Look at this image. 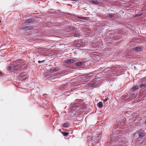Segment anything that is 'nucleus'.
Returning a JSON list of instances; mask_svg holds the SVG:
<instances>
[{
    "mask_svg": "<svg viewBox=\"0 0 146 146\" xmlns=\"http://www.w3.org/2000/svg\"><path fill=\"white\" fill-rule=\"evenodd\" d=\"M90 2L94 5H98L101 3L100 1L98 0H90Z\"/></svg>",
    "mask_w": 146,
    "mask_h": 146,
    "instance_id": "39448f33",
    "label": "nucleus"
},
{
    "mask_svg": "<svg viewBox=\"0 0 146 146\" xmlns=\"http://www.w3.org/2000/svg\"><path fill=\"white\" fill-rule=\"evenodd\" d=\"M117 137V136H115V134H114V135L111 137V141H113L112 142H113V144H116L115 145H120V144L119 143V142L117 141L118 140H119V139Z\"/></svg>",
    "mask_w": 146,
    "mask_h": 146,
    "instance_id": "f03ea898",
    "label": "nucleus"
},
{
    "mask_svg": "<svg viewBox=\"0 0 146 146\" xmlns=\"http://www.w3.org/2000/svg\"><path fill=\"white\" fill-rule=\"evenodd\" d=\"M109 99L108 98H106L104 100V102H106L108 100H109Z\"/></svg>",
    "mask_w": 146,
    "mask_h": 146,
    "instance_id": "393cba45",
    "label": "nucleus"
},
{
    "mask_svg": "<svg viewBox=\"0 0 146 146\" xmlns=\"http://www.w3.org/2000/svg\"><path fill=\"white\" fill-rule=\"evenodd\" d=\"M76 103H77L78 104H79V103H78L77 102H76Z\"/></svg>",
    "mask_w": 146,
    "mask_h": 146,
    "instance_id": "c756f323",
    "label": "nucleus"
},
{
    "mask_svg": "<svg viewBox=\"0 0 146 146\" xmlns=\"http://www.w3.org/2000/svg\"><path fill=\"white\" fill-rule=\"evenodd\" d=\"M44 61V60H42V61H40V60H39L38 61V63H40V62H43V61Z\"/></svg>",
    "mask_w": 146,
    "mask_h": 146,
    "instance_id": "bb28decb",
    "label": "nucleus"
},
{
    "mask_svg": "<svg viewBox=\"0 0 146 146\" xmlns=\"http://www.w3.org/2000/svg\"><path fill=\"white\" fill-rule=\"evenodd\" d=\"M82 62H76L75 63V65L77 66H79L82 64Z\"/></svg>",
    "mask_w": 146,
    "mask_h": 146,
    "instance_id": "6ab92c4d",
    "label": "nucleus"
},
{
    "mask_svg": "<svg viewBox=\"0 0 146 146\" xmlns=\"http://www.w3.org/2000/svg\"><path fill=\"white\" fill-rule=\"evenodd\" d=\"M146 135V133L144 132H140L139 133V139L142 138Z\"/></svg>",
    "mask_w": 146,
    "mask_h": 146,
    "instance_id": "6e6552de",
    "label": "nucleus"
},
{
    "mask_svg": "<svg viewBox=\"0 0 146 146\" xmlns=\"http://www.w3.org/2000/svg\"><path fill=\"white\" fill-rule=\"evenodd\" d=\"M59 131H61V130L60 129H59Z\"/></svg>",
    "mask_w": 146,
    "mask_h": 146,
    "instance_id": "c85d7f7f",
    "label": "nucleus"
},
{
    "mask_svg": "<svg viewBox=\"0 0 146 146\" xmlns=\"http://www.w3.org/2000/svg\"><path fill=\"white\" fill-rule=\"evenodd\" d=\"M72 106H71V107H70V109H72V110H75L76 109V107H73V108H72Z\"/></svg>",
    "mask_w": 146,
    "mask_h": 146,
    "instance_id": "5701e85b",
    "label": "nucleus"
},
{
    "mask_svg": "<svg viewBox=\"0 0 146 146\" xmlns=\"http://www.w3.org/2000/svg\"><path fill=\"white\" fill-rule=\"evenodd\" d=\"M98 107L100 108H102L103 107L102 103V102H98L97 104Z\"/></svg>",
    "mask_w": 146,
    "mask_h": 146,
    "instance_id": "f8f14e48",
    "label": "nucleus"
},
{
    "mask_svg": "<svg viewBox=\"0 0 146 146\" xmlns=\"http://www.w3.org/2000/svg\"><path fill=\"white\" fill-rule=\"evenodd\" d=\"M72 29H73V30H74L75 29L73 27V28H72Z\"/></svg>",
    "mask_w": 146,
    "mask_h": 146,
    "instance_id": "cd10ccee",
    "label": "nucleus"
},
{
    "mask_svg": "<svg viewBox=\"0 0 146 146\" xmlns=\"http://www.w3.org/2000/svg\"><path fill=\"white\" fill-rule=\"evenodd\" d=\"M74 1H77L78 0H74Z\"/></svg>",
    "mask_w": 146,
    "mask_h": 146,
    "instance_id": "7c9ffc66",
    "label": "nucleus"
},
{
    "mask_svg": "<svg viewBox=\"0 0 146 146\" xmlns=\"http://www.w3.org/2000/svg\"><path fill=\"white\" fill-rule=\"evenodd\" d=\"M108 17H110V18H112L114 16V15L111 14H108Z\"/></svg>",
    "mask_w": 146,
    "mask_h": 146,
    "instance_id": "4be33fe9",
    "label": "nucleus"
},
{
    "mask_svg": "<svg viewBox=\"0 0 146 146\" xmlns=\"http://www.w3.org/2000/svg\"><path fill=\"white\" fill-rule=\"evenodd\" d=\"M14 66L13 65L8 66L7 68L8 70H11L14 68Z\"/></svg>",
    "mask_w": 146,
    "mask_h": 146,
    "instance_id": "dca6fc26",
    "label": "nucleus"
},
{
    "mask_svg": "<svg viewBox=\"0 0 146 146\" xmlns=\"http://www.w3.org/2000/svg\"><path fill=\"white\" fill-rule=\"evenodd\" d=\"M80 34L79 33H76L74 34V36H80Z\"/></svg>",
    "mask_w": 146,
    "mask_h": 146,
    "instance_id": "b1692460",
    "label": "nucleus"
},
{
    "mask_svg": "<svg viewBox=\"0 0 146 146\" xmlns=\"http://www.w3.org/2000/svg\"><path fill=\"white\" fill-rule=\"evenodd\" d=\"M28 77V75L25 72H23L20 74L18 77V79L20 80L25 79Z\"/></svg>",
    "mask_w": 146,
    "mask_h": 146,
    "instance_id": "7ed1b4c3",
    "label": "nucleus"
},
{
    "mask_svg": "<svg viewBox=\"0 0 146 146\" xmlns=\"http://www.w3.org/2000/svg\"><path fill=\"white\" fill-rule=\"evenodd\" d=\"M101 138V135H99L98 136V138H97V140H100Z\"/></svg>",
    "mask_w": 146,
    "mask_h": 146,
    "instance_id": "a878e982",
    "label": "nucleus"
},
{
    "mask_svg": "<svg viewBox=\"0 0 146 146\" xmlns=\"http://www.w3.org/2000/svg\"><path fill=\"white\" fill-rule=\"evenodd\" d=\"M1 22V21H0V22Z\"/></svg>",
    "mask_w": 146,
    "mask_h": 146,
    "instance_id": "473e14b6",
    "label": "nucleus"
},
{
    "mask_svg": "<svg viewBox=\"0 0 146 146\" xmlns=\"http://www.w3.org/2000/svg\"><path fill=\"white\" fill-rule=\"evenodd\" d=\"M91 87H95L97 86L98 84L96 82L90 83L89 84Z\"/></svg>",
    "mask_w": 146,
    "mask_h": 146,
    "instance_id": "2eb2a0df",
    "label": "nucleus"
},
{
    "mask_svg": "<svg viewBox=\"0 0 146 146\" xmlns=\"http://www.w3.org/2000/svg\"><path fill=\"white\" fill-rule=\"evenodd\" d=\"M34 21V20L33 18H30L26 20L24 23H31L33 22Z\"/></svg>",
    "mask_w": 146,
    "mask_h": 146,
    "instance_id": "1a4fd4ad",
    "label": "nucleus"
},
{
    "mask_svg": "<svg viewBox=\"0 0 146 146\" xmlns=\"http://www.w3.org/2000/svg\"><path fill=\"white\" fill-rule=\"evenodd\" d=\"M138 88V87L136 85L135 86L132 88V90L133 91L135 90Z\"/></svg>",
    "mask_w": 146,
    "mask_h": 146,
    "instance_id": "a211bd4d",
    "label": "nucleus"
},
{
    "mask_svg": "<svg viewBox=\"0 0 146 146\" xmlns=\"http://www.w3.org/2000/svg\"><path fill=\"white\" fill-rule=\"evenodd\" d=\"M75 46H80L82 45L83 43L82 40H79L77 41H75L74 43Z\"/></svg>",
    "mask_w": 146,
    "mask_h": 146,
    "instance_id": "423d86ee",
    "label": "nucleus"
},
{
    "mask_svg": "<svg viewBox=\"0 0 146 146\" xmlns=\"http://www.w3.org/2000/svg\"><path fill=\"white\" fill-rule=\"evenodd\" d=\"M49 76H50L49 75H47L46 76V78H57L58 77V75H55V76H52L51 77V78H50V77H49Z\"/></svg>",
    "mask_w": 146,
    "mask_h": 146,
    "instance_id": "ddd939ff",
    "label": "nucleus"
},
{
    "mask_svg": "<svg viewBox=\"0 0 146 146\" xmlns=\"http://www.w3.org/2000/svg\"><path fill=\"white\" fill-rule=\"evenodd\" d=\"M145 123L146 124V121H145Z\"/></svg>",
    "mask_w": 146,
    "mask_h": 146,
    "instance_id": "2f4dec72",
    "label": "nucleus"
},
{
    "mask_svg": "<svg viewBox=\"0 0 146 146\" xmlns=\"http://www.w3.org/2000/svg\"><path fill=\"white\" fill-rule=\"evenodd\" d=\"M33 27L31 26H28L23 28L22 29L23 30L27 31L32 29Z\"/></svg>",
    "mask_w": 146,
    "mask_h": 146,
    "instance_id": "0eeeda50",
    "label": "nucleus"
},
{
    "mask_svg": "<svg viewBox=\"0 0 146 146\" xmlns=\"http://www.w3.org/2000/svg\"><path fill=\"white\" fill-rule=\"evenodd\" d=\"M62 133L63 135L65 136H67L69 134L68 132H62Z\"/></svg>",
    "mask_w": 146,
    "mask_h": 146,
    "instance_id": "aec40b11",
    "label": "nucleus"
},
{
    "mask_svg": "<svg viewBox=\"0 0 146 146\" xmlns=\"http://www.w3.org/2000/svg\"><path fill=\"white\" fill-rule=\"evenodd\" d=\"M69 124L68 122H66L63 124L62 126L64 127H67L69 126Z\"/></svg>",
    "mask_w": 146,
    "mask_h": 146,
    "instance_id": "4468645a",
    "label": "nucleus"
},
{
    "mask_svg": "<svg viewBox=\"0 0 146 146\" xmlns=\"http://www.w3.org/2000/svg\"><path fill=\"white\" fill-rule=\"evenodd\" d=\"M76 60L73 58L71 59H67L64 60V63L66 64H72L76 61Z\"/></svg>",
    "mask_w": 146,
    "mask_h": 146,
    "instance_id": "20e7f679",
    "label": "nucleus"
},
{
    "mask_svg": "<svg viewBox=\"0 0 146 146\" xmlns=\"http://www.w3.org/2000/svg\"><path fill=\"white\" fill-rule=\"evenodd\" d=\"M142 47L137 46L133 48V50L135 51H140L142 50Z\"/></svg>",
    "mask_w": 146,
    "mask_h": 146,
    "instance_id": "9d476101",
    "label": "nucleus"
},
{
    "mask_svg": "<svg viewBox=\"0 0 146 146\" xmlns=\"http://www.w3.org/2000/svg\"><path fill=\"white\" fill-rule=\"evenodd\" d=\"M141 88H143V87H146V84H141L140 85Z\"/></svg>",
    "mask_w": 146,
    "mask_h": 146,
    "instance_id": "412c9836",
    "label": "nucleus"
},
{
    "mask_svg": "<svg viewBox=\"0 0 146 146\" xmlns=\"http://www.w3.org/2000/svg\"><path fill=\"white\" fill-rule=\"evenodd\" d=\"M92 78V76L90 74L84 75L80 78V80L81 82L88 81Z\"/></svg>",
    "mask_w": 146,
    "mask_h": 146,
    "instance_id": "f257e3e1",
    "label": "nucleus"
},
{
    "mask_svg": "<svg viewBox=\"0 0 146 146\" xmlns=\"http://www.w3.org/2000/svg\"><path fill=\"white\" fill-rule=\"evenodd\" d=\"M58 68H53L50 70V72L51 73H52L53 72H56L58 70Z\"/></svg>",
    "mask_w": 146,
    "mask_h": 146,
    "instance_id": "9b49d317",
    "label": "nucleus"
},
{
    "mask_svg": "<svg viewBox=\"0 0 146 146\" xmlns=\"http://www.w3.org/2000/svg\"><path fill=\"white\" fill-rule=\"evenodd\" d=\"M78 18L79 19L84 20H88V18L87 17H78Z\"/></svg>",
    "mask_w": 146,
    "mask_h": 146,
    "instance_id": "f3484780",
    "label": "nucleus"
}]
</instances>
